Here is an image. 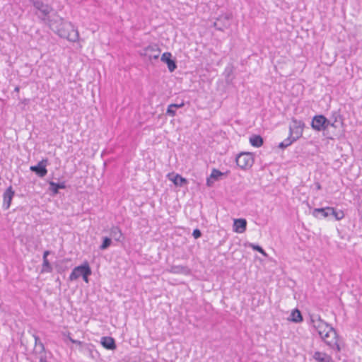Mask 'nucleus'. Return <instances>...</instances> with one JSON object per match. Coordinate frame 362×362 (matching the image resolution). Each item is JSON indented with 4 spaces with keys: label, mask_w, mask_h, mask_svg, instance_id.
<instances>
[{
    "label": "nucleus",
    "mask_w": 362,
    "mask_h": 362,
    "mask_svg": "<svg viewBox=\"0 0 362 362\" xmlns=\"http://www.w3.org/2000/svg\"><path fill=\"white\" fill-rule=\"evenodd\" d=\"M247 226V221L244 218H238L234 220L233 230L238 233H242L245 231Z\"/></svg>",
    "instance_id": "obj_17"
},
{
    "label": "nucleus",
    "mask_w": 362,
    "mask_h": 362,
    "mask_svg": "<svg viewBox=\"0 0 362 362\" xmlns=\"http://www.w3.org/2000/svg\"><path fill=\"white\" fill-rule=\"evenodd\" d=\"M81 351L86 353L88 356L93 359H97L100 356L99 352L95 349V346L91 344H85L81 349Z\"/></svg>",
    "instance_id": "obj_13"
},
{
    "label": "nucleus",
    "mask_w": 362,
    "mask_h": 362,
    "mask_svg": "<svg viewBox=\"0 0 362 362\" xmlns=\"http://www.w3.org/2000/svg\"><path fill=\"white\" fill-rule=\"evenodd\" d=\"M317 188L318 189H320L321 188V187H320V185L319 183H317Z\"/></svg>",
    "instance_id": "obj_39"
},
{
    "label": "nucleus",
    "mask_w": 362,
    "mask_h": 362,
    "mask_svg": "<svg viewBox=\"0 0 362 362\" xmlns=\"http://www.w3.org/2000/svg\"><path fill=\"white\" fill-rule=\"evenodd\" d=\"M112 240L110 238L105 237L103 238V242L102 245L100 246V249L104 250L107 249L111 245Z\"/></svg>",
    "instance_id": "obj_28"
},
{
    "label": "nucleus",
    "mask_w": 362,
    "mask_h": 362,
    "mask_svg": "<svg viewBox=\"0 0 362 362\" xmlns=\"http://www.w3.org/2000/svg\"><path fill=\"white\" fill-rule=\"evenodd\" d=\"M52 272V267L47 259H45V257L43 259L42 269V272Z\"/></svg>",
    "instance_id": "obj_27"
},
{
    "label": "nucleus",
    "mask_w": 362,
    "mask_h": 362,
    "mask_svg": "<svg viewBox=\"0 0 362 362\" xmlns=\"http://www.w3.org/2000/svg\"><path fill=\"white\" fill-rule=\"evenodd\" d=\"M341 124V121L340 118L338 119L337 117H335V119H334V120L333 122L332 120H330V123H329V127H334V128H337Z\"/></svg>",
    "instance_id": "obj_30"
},
{
    "label": "nucleus",
    "mask_w": 362,
    "mask_h": 362,
    "mask_svg": "<svg viewBox=\"0 0 362 362\" xmlns=\"http://www.w3.org/2000/svg\"><path fill=\"white\" fill-rule=\"evenodd\" d=\"M101 344L103 346L109 350H115L116 344L114 339L110 337H103L101 338Z\"/></svg>",
    "instance_id": "obj_20"
},
{
    "label": "nucleus",
    "mask_w": 362,
    "mask_h": 362,
    "mask_svg": "<svg viewBox=\"0 0 362 362\" xmlns=\"http://www.w3.org/2000/svg\"><path fill=\"white\" fill-rule=\"evenodd\" d=\"M321 339L329 346L337 351L341 350L338 343V337L335 329L328 324H322L321 327L317 330Z\"/></svg>",
    "instance_id": "obj_2"
},
{
    "label": "nucleus",
    "mask_w": 362,
    "mask_h": 362,
    "mask_svg": "<svg viewBox=\"0 0 362 362\" xmlns=\"http://www.w3.org/2000/svg\"><path fill=\"white\" fill-rule=\"evenodd\" d=\"M84 274H91V269L87 262L75 267L69 276V280L74 281Z\"/></svg>",
    "instance_id": "obj_8"
},
{
    "label": "nucleus",
    "mask_w": 362,
    "mask_h": 362,
    "mask_svg": "<svg viewBox=\"0 0 362 362\" xmlns=\"http://www.w3.org/2000/svg\"><path fill=\"white\" fill-rule=\"evenodd\" d=\"M14 90H15L16 92H18V91H19V87H18V86H17V87H16V88H15V89H14Z\"/></svg>",
    "instance_id": "obj_38"
},
{
    "label": "nucleus",
    "mask_w": 362,
    "mask_h": 362,
    "mask_svg": "<svg viewBox=\"0 0 362 362\" xmlns=\"http://www.w3.org/2000/svg\"><path fill=\"white\" fill-rule=\"evenodd\" d=\"M73 343L74 344H78V345H80L81 346V347H83V345H84L85 344H83V342L80 341H78V340H74L73 341Z\"/></svg>",
    "instance_id": "obj_36"
},
{
    "label": "nucleus",
    "mask_w": 362,
    "mask_h": 362,
    "mask_svg": "<svg viewBox=\"0 0 362 362\" xmlns=\"http://www.w3.org/2000/svg\"><path fill=\"white\" fill-rule=\"evenodd\" d=\"M192 235L195 239L201 237L202 233L199 229H194L192 233Z\"/></svg>",
    "instance_id": "obj_32"
},
{
    "label": "nucleus",
    "mask_w": 362,
    "mask_h": 362,
    "mask_svg": "<svg viewBox=\"0 0 362 362\" xmlns=\"http://www.w3.org/2000/svg\"><path fill=\"white\" fill-rule=\"evenodd\" d=\"M230 16L228 15L221 16L214 23V27L218 30H223L230 26Z\"/></svg>",
    "instance_id": "obj_10"
},
{
    "label": "nucleus",
    "mask_w": 362,
    "mask_h": 362,
    "mask_svg": "<svg viewBox=\"0 0 362 362\" xmlns=\"http://www.w3.org/2000/svg\"><path fill=\"white\" fill-rule=\"evenodd\" d=\"M172 54L170 52H165L161 56V61L165 63L168 66V70L173 72L177 68L176 64L174 60L171 59Z\"/></svg>",
    "instance_id": "obj_12"
},
{
    "label": "nucleus",
    "mask_w": 362,
    "mask_h": 362,
    "mask_svg": "<svg viewBox=\"0 0 362 362\" xmlns=\"http://www.w3.org/2000/svg\"><path fill=\"white\" fill-rule=\"evenodd\" d=\"M166 114L174 117L176 115V109L175 108V106H173L172 104L169 105L166 111Z\"/></svg>",
    "instance_id": "obj_29"
},
{
    "label": "nucleus",
    "mask_w": 362,
    "mask_h": 362,
    "mask_svg": "<svg viewBox=\"0 0 362 362\" xmlns=\"http://www.w3.org/2000/svg\"><path fill=\"white\" fill-rule=\"evenodd\" d=\"M330 119H327L323 115H317L313 117L311 126L317 131H322L329 128Z\"/></svg>",
    "instance_id": "obj_7"
},
{
    "label": "nucleus",
    "mask_w": 362,
    "mask_h": 362,
    "mask_svg": "<svg viewBox=\"0 0 362 362\" xmlns=\"http://www.w3.org/2000/svg\"><path fill=\"white\" fill-rule=\"evenodd\" d=\"M69 339L73 343V341H74L75 339H73L71 337H69Z\"/></svg>",
    "instance_id": "obj_40"
},
{
    "label": "nucleus",
    "mask_w": 362,
    "mask_h": 362,
    "mask_svg": "<svg viewBox=\"0 0 362 362\" xmlns=\"http://www.w3.org/2000/svg\"><path fill=\"white\" fill-rule=\"evenodd\" d=\"M331 211H332V207L318 208L313 210V214L317 218H318L319 214L324 218H327L331 214Z\"/></svg>",
    "instance_id": "obj_21"
},
{
    "label": "nucleus",
    "mask_w": 362,
    "mask_h": 362,
    "mask_svg": "<svg viewBox=\"0 0 362 362\" xmlns=\"http://www.w3.org/2000/svg\"><path fill=\"white\" fill-rule=\"evenodd\" d=\"M253 163L254 157L251 153H241L236 158V163L242 169L250 168Z\"/></svg>",
    "instance_id": "obj_5"
},
{
    "label": "nucleus",
    "mask_w": 362,
    "mask_h": 362,
    "mask_svg": "<svg viewBox=\"0 0 362 362\" xmlns=\"http://www.w3.org/2000/svg\"><path fill=\"white\" fill-rule=\"evenodd\" d=\"M173 106H175V109L182 107L184 106V103H181L180 104H172Z\"/></svg>",
    "instance_id": "obj_33"
},
{
    "label": "nucleus",
    "mask_w": 362,
    "mask_h": 362,
    "mask_svg": "<svg viewBox=\"0 0 362 362\" xmlns=\"http://www.w3.org/2000/svg\"><path fill=\"white\" fill-rule=\"evenodd\" d=\"M168 178L177 186L182 187L187 183V180L178 174L170 173L168 175Z\"/></svg>",
    "instance_id": "obj_19"
},
{
    "label": "nucleus",
    "mask_w": 362,
    "mask_h": 362,
    "mask_svg": "<svg viewBox=\"0 0 362 362\" xmlns=\"http://www.w3.org/2000/svg\"><path fill=\"white\" fill-rule=\"evenodd\" d=\"M313 358L316 362H334L331 356L320 351H315Z\"/></svg>",
    "instance_id": "obj_16"
},
{
    "label": "nucleus",
    "mask_w": 362,
    "mask_h": 362,
    "mask_svg": "<svg viewBox=\"0 0 362 362\" xmlns=\"http://www.w3.org/2000/svg\"><path fill=\"white\" fill-rule=\"evenodd\" d=\"M167 272L172 274H183L186 276L191 274V269L188 267L183 265H173L167 269Z\"/></svg>",
    "instance_id": "obj_11"
},
{
    "label": "nucleus",
    "mask_w": 362,
    "mask_h": 362,
    "mask_svg": "<svg viewBox=\"0 0 362 362\" xmlns=\"http://www.w3.org/2000/svg\"><path fill=\"white\" fill-rule=\"evenodd\" d=\"M49 254V251H45L43 254V258L45 257V259H47V255Z\"/></svg>",
    "instance_id": "obj_37"
},
{
    "label": "nucleus",
    "mask_w": 362,
    "mask_h": 362,
    "mask_svg": "<svg viewBox=\"0 0 362 362\" xmlns=\"http://www.w3.org/2000/svg\"><path fill=\"white\" fill-rule=\"evenodd\" d=\"M49 26L59 37L65 38L70 42H77L79 40V33L74 25L65 22L57 15H54L49 21Z\"/></svg>",
    "instance_id": "obj_1"
},
{
    "label": "nucleus",
    "mask_w": 362,
    "mask_h": 362,
    "mask_svg": "<svg viewBox=\"0 0 362 362\" xmlns=\"http://www.w3.org/2000/svg\"><path fill=\"white\" fill-rule=\"evenodd\" d=\"M65 188V185L64 183H55L54 182H49V189L52 192L53 194H57L58 193L59 189Z\"/></svg>",
    "instance_id": "obj_25"
},
{
    "label": "nucleus",
    "mask_w": 362,
    "mask_h": 362,
    "mask_svg": "<svg viewBox=\"0 0 362 362\" xmlns=\"http://www.w3.org/2000/svg\"><path fill=\"white\" fill-rule=\"evenodd\" d=\"M110 235L112 238H114L116 241H121V238L122 237V233L121 230L118 227H112L110 229Z\"/></svg>",
    "instance_id": "obj_23"
},
{
    "label": "nucleus",
    "mask_w": 362,
    "mask_h": 362,
    "mask_svg": "<svg viewBox=\"0 0 362 362\" xmlns=\"http://www.w3.org/2000/svg\"><path fill=\"white\" fill-rule=\"evenodd\" d=\"M90 274H84L82 276L83 277V279L84 280V281H86V283L88 282V276H90Z\"/></svg>",
    "instance_id": "obj_35"
},
{
    "label": "nucleus",
    "mask_w": 362,
    "mask_h": 362,
    "mask_svg": "<svg viewBox=\"0 0 362 362\" xmlns=\"http://www.w3.org/2000/svg\"><path fill=\"white\" fill-rule=\"evenodd\" d=\"M224 173H221L217 169H213L210 176L206 180V185L208 187H211L216 181L221 179Z\"/></svg>",
    "instance_id": "obj_14"
},
{
    "label": "nucleus",
    "mask_w": 362,
    "mask_h": 362,
    "mask_svg": "<svg viewBox=\"0 0 362 362\" xmlns=\"http://www.w3.org/2000/svg\"><path fill=\"white\" fill-rule=\"evenodd\" d=\"M288 320L293 322L295 323L301 322L303 321V317L299 310H293L290 315Z\"/></svg>",
    "instance_id": "obj_22"
},
{
    "label": "nucleus",
    "mask_w": 362,
    "mask_h": 362,
    "mask_svg": "<svg viewBox=\"0 0 362 362\" xmlns=\"http://www.w3.org/2000/svg\"><path fill=\"white\" fill-rule=\"evenodd\" d=\"M14 195V191L12 189V187L10 186L7 188V189L4 193V204L3 206L5 209H8L10 207L11 200Z\"/></svg>",
    "instance_id": "obj_15"
},
{
    "label": "nucleus",
    "mask_w": 362,
    "mask_h": 362,
    "mask_svg": "<svg viewBox=\"0 0 362 362\" xmlns=\"http://www.w3.org/2000/svg\"><path fill=\"white\" fill-rule=\"evenodd\" d=\"M250 247L255 250H257L259 252H260L261 254H262L264 256L267 257V253L264 252V250L259 245H255L254 244H251L250 245Z\"/></svg>",
    "instance_id": "obj_31"
},
{
    "label": "nucleus",
    "mask_w": 362,
    "mask_h": 362,
    "mask_svg": "<svg viewBox=\"0 0 362 362\" xmlns=\"http://www.w3.org/2000/svg\"><path fill=\"white\" fill-rule=\"evenodd\" d=\"M141 56L147 57L149 60L157 59L160 54V49L157 45H151L139 52Z\"/></svg>",
    "instance_id": "obj_6"
},
{
    "label": "nucleus",
    "mask_w": 362,
    "mask_h": 362,
    "mask_svg": "<svg viewBox=\"0 0 362 362\" xmlns=\"http://www.w3.org/2000/svg\"><path fill=\"white\" fill-rule=\"evenodd\" d=\"M331 214L333 215L336 220L340 221L344 218V213L341 210L336 211L334 208L332 207V211H331Z\"/></svg>",
    "instance_id": "obj_26"
},
{
    "label": "nucleus",
    "mask_w": 362,
    "mask_h": 362,
    "mask_svg": "<svg viewBox=\"0 0 362 362\" xmlns=\"http://www.w3.org/2000/svg\"><path fill=\"white\" fill-rule=\"evenodd\" d=\"M47 164V160L43 159L40 161L37 165L30 166V169L31 171L35 172L39 177H43L47 173L46 168Z\"/></svg>",
    "instance_id": "obj_9"
},
{
    "label": "nucleus",
    "mask_w": 362,
    "mask_h": 362,
    "mask_svg": "<svg viewBox=\"0 0 362 362\" xmlns=\"http://www.w3.org/2000/svg\"><path fill=\"white\" fill-rule=\"evenodd\" d=\"M303 128L304 123L303 122L293 119L289 127V136L281 142L279 147L284 148L298 139L303 134Z\"/></svg>",
    "instance_id": "obj_3"
},
{
    "label": "nucleus",
    "mask_w": 362,
    "mask_h": 362,
    "mask_svg": "<svg viewBox=\"0 0 362 362\" xmlns=\"http://www.w3.org/2000/svg\"><path fill=\"white\" fill-rule=\"evenodd\" d=\"M310 324L313 326V327L317 331L321 327L322 324H327L324 320L321 319V317L316 314H310Z\"/></svg>",
    "instance_id": "obj_18"
},
{
    "label": "nucleus",
    "mask_w": 362,
    "mask_h": 362,
    "mask_svg": "<svg viewBox=\"0 0 362 362\" xmlns=\"http://www.w3.org/2000/svg\"><path fill=\"white\" fill-rule=\"evenodd\" d=\"M39 362H48L43 355H41L39 358Z\"/></svg>",
    "instance_id": "obj_34"
},
{
    "label": "nucleus",
    "mask_w": 362,
    "mask_h": 362,
    "mask_svg": "<svg viewBox=\"0 0 362 362\" xmlns=\"http://www.w3.org/2000/svg\"><path fill=\"white\" fill-rule=\"evenodd\" d=\"M33 5L35 8L38 11L36 12L37 16L44 22L49 25V21L52 18H50L49 14L52 11V8L48 4H45L40 1H34Z\"/></svg>",
    "instance_id": "obj_4"
},
{
    "label": "nucleus",
    "mask_w": 362,
    "mask_h": 362,
    "mask_svg": "<svg viewBox=\"0 0 362 362\" xmlns=\"http://www.w3.org/2000/svg\"><path fill=\"white\" fill-rule=\"evenodd\" d=\"M250 143L255 147H260L263 144V139L259 135H254L250 138Z\"/></svg>",
    "instance_id": "obj_24"
}]
</instances>
